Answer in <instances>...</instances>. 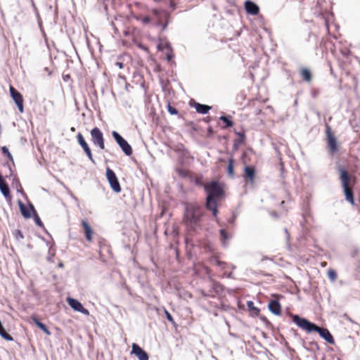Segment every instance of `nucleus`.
I'll return each instance as SVG.
<instances>
[{"label": "nucleus", "instance_id": "obj_38", "mask_svg": "<svg viewBox=\"0 0 360 360\" xmlns=\"http://www.w3.org/2000/svg\"><path fill=\"white\" fill-rule=\"evenodd\" d=\"M15 237L17 238V239H20V238H24V236L22 233L21 231L20 230H15L13 233Z\"/></svg>", "mask_w": 360, "mask_h": 360}, {"label": "nucleus", "instance_id": "obj_28", "mask_svg": "<svg viewBox=\"0 0 360 360\" xmlns=\"http://www.w3.org/2000/svg\"><path fill=\"white\" fill-rule=\"evenodd\" d=\"M156 4H165L172 8H175L176 3L175 0H152Z\"/></svg>", "mask_w": 360, "mask_h": 360}, {"label": "nucleus", "instance_id": "obj_19", "mask_svg": "<svg viewBox=\"0 0 360 360\" xmlns=\"http://www.w3.org/2000/svg\"><path fill=\"white\" fill-rule=\"evenodd\" d=\"M269 309L275 315L281 314V305L277 300H271L269 303Z\"/></svg>", "mask_w": 360, "mask_h": 360}, {"label": "nucleus", "instance_id": "obj_52", "mask_svg": "<svg viewBox=\"0 0 360 360\" xmlns=\"http://www.w3.org/2000/svg\"><path fill=\"white\" fill-rule=\"evenodd\" d=\"M71 130H72V131H75V128H74V127H72Z\"/></svg>", "mask_w": 360, "mask_h": 360}, {"label": "nucleus", "instance_id": "obj_51", "mask_svg": "<svg viewBox=\"0 0 360 360\" xmlns=\"http://www.w3.org/2000/svg\"><path fill=\"white\" fill-rule=\"evenodd\" d=\"M117 65H119V67H120V68H122V63H117Z\"/></svg>", "mask_w": 360, "mask_h": 360}, {"label": "nucleus", "instance_id": "obj_14", "mask_svg": "<svg viewBox=\"0 0 360 360\" xmlns=\"http://www.w3.org/2000/svg\"><path fill=\"white\" fill-rule=\"evenodd\" d=\"M67 302L68 303V304L75 311H79L81 313H82L83 314H85V315H89V311H88V309H86V308H84L83 307V305L77 300L75 299H73V298H68L67 299Z\"/></svg>", "mask_w": 360, "mask_h": 360}, {"label": "nucleus", "instance_id": "obj_33", "mask_svg": "<svg viewBox=\"0 0 360 360\" xmlns=\"http://www.w3.org/2000/svg\"><path fill=\"white\" fill-rule=\"evenodd\" d=\"M248 307L249 309L252 311L256 315H258L259 313V309L254 306V303L252 301L248 302Z\"/></svg>", "mask_w": 360, "mask_h": 360}, {"label": "nucleus", "instance_id": "obj_46", "mask_svg": "<svg viewBox=\"0 0 360 360\" xmlns=\"http://www.w3.org/2000/svg\"><path fill=\"white\" fill-rule=\"evenodd\" d=\"M262 110H261V109H257V110H255V115H258L261 114V113H262Z\"/></svg>", "mask_w": 360, "mask_h": 360}, {"label": "nucleus", "instance_id": "obj_9", "mask_svg": "<svg viewBox=\"0 0 360 360\" xmlns=\"http://www.w3.org/2000/svg\"><path fill=\"white\" fill-rule=\"evenodd\" d=\"M112 135L123 152L128 156L131 155L133 153V150L128 142L124 139H123L117 131H112Z\"/></svg>", "mask_w": 360, "mask_h": 360}, {"label": "nucleus", "instance_id": "obj_3", "mask_svg": "<svg viewBox=\"0 0 360 360\" xmlns=\"http://www.w3.org/2000/svg\"><path fill=\"white\" fill-rule=\"evenodd\" d=\"M204 188L207 193L205 207L212 212L214 217H217V200L224 196V190L217 181H211L205 184Z\"/></svg>", "mask_w": 360, "mask_h": 360}, {"label": "nucleus", "instance_id": "obj_18", "mask_svg": "<svg viewBox=\"0 0 360 360\" xmlns=\"http://www.w3.org/2000/svg\"><path fill=\"white\" fill-rule=\"evenodd\" d=\"M99 258L103 262H105L107 259L110 256L111 252L110 250L109 246L106 245L105 244H101V242L100 243V248H99Z\"/></svg>", "mask_w": 360, "mask_h": 360}, {"label": "nucleus", "instance_id": "obj_16", "mask_svg": "<svg viewBox=\"0 0 360 360\" xmlns=\"http://www.w3.org/2000/svg\"><path fill=\"white\" fill-rule=\"evenodd\" d=\"M132 349L131 354L136 355L139 360H148L149 357L146 352H145L139 345L136 343L132 344Z\"/></svg>", "mask_w": 360, "mask_h": 360}, {"label": "nucleus", "instance_id": "obj_24", "mask_svg": "<svg viewBox=\"0 0 360 360\" xmlns=\"http://www.w3.org/2000/svg\"><path fill=\"white\" fill-rule=\"evenodd\" d=\"M236 134L238 136V138L236 139L233 143V149L236 150L238 149L241 144L244 143L245 140V136L244 133L237 132Z\"/></svg>", "mask_w": 360, "mask_h": 360}, {"label": "nucleus", "instance_id": "obj_47", "mask_svg": "<svg viewBox=\"0 0 360 360\" xmlns=\"http://www.w3.org/2000/svg\"><path fill=\"white\" fill-rule=\"evenodd\" d=\"M321 266L325 267L327 265V262H321Z\"/></svg>", "mask_w": 360, "mask_h": 360}, {"label": "nucleus", "instance_id": "obj_21", "mask_svg": "<svg viewBox=\"0 0 360 360\" xmlns=\"http://www.w3.org/2000/svg\"><path fill=\"white\" fill-rule=\"evenodd\" d=\"M300 75L303 80L307 82H311L312 79V75L311 71L307 68H302L300 70Z\"/></svg>", "mask_w": 360, "mask_h": 360}, {"label": "nucleus", "instance_id": "obj_50", "mask_svg": "<svg viewBox=\"0 0 360 360\" xmlns=\"http://www.w3.org/2000/svg\"><path fill=\"white\" fill-rule=\"evenodd\" d=\"M280 205H281V207H284L285 201H284V200H282V201L281 202V204H280Z\"/></svg>", "mask_w": 360, "mask_h": 360}, {"label": "nucleus", "instance_id": "obj_42", "mask_svg": "<svg viewBox=\"0 0 360 360\" xmlns=\"http://www.w3.org/2000/svg\"><path fill=\"white\" fill-rule=\"evenodd\" d=\"M319 93H320V91H319V89H313L311 90V96H312L314 98L317 97V96H319Z\"/></svg>", "mask_w": 360, "mask_h": 360}, {"label": "nucleus", "instance_id": "obj_10", "mask_svg": "<svg viewBox=\"0 0 360 360\" xmlns=\"http://www.w3.org/2000/svg\"><path fill=\"white\" fill-rule=\"evenodd\" d=\"M106 177L113 191L120 193L122 190L120 184L115 173L110 168L106 169Z\"/></svg>", "mask_w": 360, "mask_h": 360}, {"label": "nucleus", "instance_id": "obj_49", "mask_svg": "<svg viewBox=\"0 0 360 360\" xmlns=\"http://www.w3.org/2000/svg\"><path fill=\"white\" fill-rule=\"evenodd\" d=\"M167 60H171V58H172V56L168 54V55L167 56Z\"/></svg>", "mask_w": 360, "mask_h": 360}, {"label": "nucleus", "instance_id": "obj_25", "mask_svg": "<svg viewBox=\"0 0 360 360\" xmlns=\"http://www.w3.org/2000/svg\"><path fill=\"white\" fill-rule=\"evenodd\" d=\"M211 288L213 292L216 294H221L224 291V286L214 280H212Z\"/></svg>", "mask_w": 360, "mask_h": 360}, {"label": "nucleus", "instance_id": "obj_29", "mask_svg": "<svg viewBox=\"0 0 360 360\" xmlns=\"http://www.w3.org/2000/svg\"><path fill=\"white\" fill-rule=\"evenodd\" d=\"M30 209L32 210V212H33L34 219L36 224L39 226H42L43 223H42L41 220L40 219L39 215L37 214L33 205H30Z\"/></svg>", "mask_w": 360, "mask_h": 360}, {"label": "nucleus", "instance_id": "obj_35", "mask_svg": "<svg viewBox=\"0 0 360 360\" xmlns=\"http://www.w3.org/2000/svg\"><path fill=\"white\" fill-rule=\"evenodd\" d=\"M176 172L181 177H186L188 175V171L183 168L176 169Z\"/></svg>", "mask_w": 360, "mask_h": 360}, {"label": "nucleus", "instance_id": "obj_8", "mask_svg": "<svg viewBox=\"0 0 360 360\" xmlns=\"http://www.w3.org/2000/svg\"><path fill=\"white\" fill-rule=\"evenodd\" d=\"M90 134L93 143L101 150H105V140L101 130L96 127L91 130Z\"/></svg>", "mask_w": 360, "mask_h": 360}, {"label": "nucleus", "instance_id": "obj_23", "mask_svg": "<svg viewBox=\"0 0 360 360\" xmlns=\"http://www.w3.org/2000/svg\"><path fill=\"white\" fill-rule=\"evenodd\" d=\"M31 319L33 321V322L41 330H43L46 335H50L51 332L48 329V328L41 322L39 321V319L36 317V316H32Z\"/></svg>", "mask_w": 360, "mask_h": 360}, {"label": "nucleus", "instance_id": "obj_7", "mask_svg": "<svg viewBox=\"0 0 360 360\" xmlns=\"http://www.w3.org/2000/svg\"><path fill=\"white\" fill-rule=\"evenodd\" d=\"M326 143L328 149L331 154L338 152L339 147L335 136L332 132L331 128L328 124L326 127Z\"/></svg>", "mask_w": 360, "mask_h": 360}, {"label": "nucleus", "instance_id": "obj_45", "mask_svg": "<svg viewBox=\"0 0 360 360\" xmlns=\"http://www.w3.org/2000/svg\"><path fill=\"white\" fill-rule=\"evenodd\" d=\"M270 214H271V216H273L274 217H276V218L278 217V215L277 214V213H276L275 211H272V212H270Z\"/></svg>", "mask_w": 360, "mask_h": 360}, {"label": "nucleus", "instance_id": "obj_6", "mask_svg": "<svg viewBox=\"0 0 360 360\" xmlns=\"http://www.w3.org/2000/svg\"><path fill=\"white\" fill-rule=\"evenodd\" d=\"M150 15L153 18L152 25L154 26H161L162 30H166L169 19V13L164 10L153 8L150 11Z\"/></svg>", "mask_w": 360, "mask_h": 360}, {"label": "nucleus", "instance_id": "obj_22", "mask_svg": "<svg viewBox=\"0 0 360 360\" xmlns=\"http://www.w3.org/2000/svg\"><path fill=\"white\" fill-rule=\"evenodd\" d=\"M193 107L195 108L196 111L200 114H206L211 109V107L209 105L200 104L196 102L194 103Z\"/></svg>", "mask_w": 360, "mask_h": 360}, {"label": "nucleus", "instance_id": "obj_36", "mask_svg": "<svg viewBox=\"0 0 360 360\" xmlns=\"http://www.w3.org/2000/svg\"><path fill=\"white\" fill-rule=\"evenodd\" d=\"M220 237L224 243H225L226 240L228 239V235L226 231L224 229L220 230Z\"/></svg>", "mask_w": 360, "mask_h": 360}, {"label": "nucleus", "instance_id": "obj_34", "mask_svg": "<svg viewBox=\"0 0 360 360\" xmlns=\"http://www.w3.org/2000/svg\"><path fill=\"white\" fill-rule=\"evenodd\" d=\"M1 152L4 155H6V157L11 161L13 160V156L8 150V148L6 146H3L1 148Z\"/></svg>", "mask_w": 360, "mask_h": 360}, {"label": "nucleus", "instance_id": "obj_39", "mask_svg": "<svg viewBox=\"0 0 360 360\" xmlns=\"http://www.w3.org/2000/svg\"><path fill=\"white\" fill-rule=\"evenodd\" d=\"M165 314H166V317H167V320L172 324H174L175 321H174L172 316L171 315V314L169 312H168L167 311H165Z\"/></svg>", "mask_w": 360, "mask_h": 360}, {"label": "nucleus", "instance_id": "obj_1", "mask_svg": "<svg viewBox=\"0 0 360 360\" xmlns=\"http://www.w3.org/2000/svg\"><path fill=\"white\" fill-rule=\"evenodd\" d=\"M205 214L203 207L197 202L184 203L183 221L188 229L196 231L201 228Z\"/></svg>", "mask_w": 360, "mask_h": 360}, {"label": "nucleus", "instance_id": "obj_12", "mask_svg": "<svg viewBox=\"0 0 360 360\" xmlns=\"http://www.w3.org/2000/svg\"><path fill=\"white\" fill-rule=\"evenodd\" d=\"M77 140L79 146L82 148L84 153L89 158V159L92 162H94V160L91 153V150L89 146V144L86 141L83 135L79 132L77 134Z\"/></svg>", "mask_w": 360, "mask_h": 360}, {"label": "nucleus", "instance_id": "obj_20", "mask_svg": "<svg viewBox=\"0 0 360 360\" xmlns=\"http://www.w3.org/2000/svg\"><path fill=\"white\" fill-rule=\"evenodd\" d=\"M30 205L31 204L29 205V207H27L21 200H18V205L20 212L25 219H29L31 217L32 210L30 209Z\"/></svg>", "mask_w": 360, "mask_h": 360}, {"label": "nucleus", "instance_id": "obj_5", "mask_svg": "<svg viewBox=\"0 0 360 360\" xmlns=\"http://www.w3.org/2000/svg\"><path fill=\"white\" fill-rule=\"evenodd\" d=\"M352 56L351 51L348 49L340 51V56H338V60L340 68L345 72L347 76H352V82L348 85L349 88H357L358 82L355 75L352 73Z\"/></svg>", "mask_w": 360, "mask_h": 360}, {"label": "nucleus", "instance_id": "obj_15", "mask_svg": "<svg viewBox=\"0 0 360 360\" xmlns=\"http://www.w3.org/2000/svg\"><path fill=\"white\" fill-rule=\"evenodd\" d=\"M81 225L83 228V232L84 233L86 240L89 243H91L93 241L94 231L90 224L86 219H82L81 221Z\"/></svg>", "mask_w": 360, "mask_h": 360}, {"label": "nucleus", "instance_id": "obj_32", "mask_svg": "<svg viewBox=\"0 0 360 360\" xmlns=\"http://www.w3.org/2000/svg\"><path fill=\"white\" fill-rule=\"evenodd\" d=\"M328 276L332 282H334L337 279V273L334 269H329L328 270Z\"/></svg>", "mask_w": 360, "mask_h": 360}, {"label": "nucleus", "instance_id": "obj_44", "mask_svg": "<svg viewBox=\"0 0 360 360\" xmlns=\"http://www.w3.org/2000/svg\"><path fill=\"white\" fill-rule=\"evenodd\" d=\"M325 26H326V28L328 32H329V25H328V20L327 19H325Z\"/></svg>", "mask_w": 360, "mask_h": 360}, {"label": "nucleus", "instance_id": "obj_27", "mask_svg": "<svg viewBox=\"0 0 360 360\" xmlns=\"http://www.w3.org/2000/svg\"><path fill=\"white\" fill-rule=\"evenodd\" d=\"M228 167H227V173L231 177H233L235 175L234 173V159L233 156H231L228 161Z\"/></svg>", "mask_w": 360, "mask_h": 360}, {"label": "nucleus", "instance_id": "obj_41", "mask_svg": "<svg viewBox=\"0 0 360 360\" xmlns=\"http://www.w3.org/2000/svg\"><path fill=\"white\" fill-rule=\"evenodd\" d=\"M247 156H248V153L244 152L242 155V161H243V164H245V165H248L249 162L247 160Z\"/></svg>", "mask_w": 360, "mask_h": 360}, {"label": "nucleus", "instance_id": "obj_2", "mask_svg": "<svg viewBox=\"0 0 360 360\" xmlns=\"http://www.w3.org/2000/svg\"><path fill=\"white\" fill-rule=\"evenodd\" d=\"M338 171L345 200L352 205H354V195L353 189L357 184L358 179L354 172H349L345 166H338Z\"/></svg>", "mask_w": 360, "mask_h": 360}, {"label": "nucleus", "instance_id": "obj_40", "mask_svg": "<svg viewBox=\"0 0 360 360\" xmlns=\"http://www.w3.org/2000/svg\"><path fill=\"white\" fill-rule=\"evenodd\" d=\"M215 264L221 267L222 269H224L226 266V263L224 262H221L219 260H218L217 259H215Z\"/></svg>", "mask_w": 360, "mask_h": 360}, {"label": "nucleus", "instance_id": "obj_11", "mask_svg": "<svg viewBox=\"0 0 360 360\" xmlns=\"http://www.w3.org/2000/svg\"><path fill=\"white\" fill-rule=\"evenodd\" d=\"M10 94L14 102L15 103L19 111L24 112V99L22 95L15 89L13 86L9 87Z\"/></svg>", "mask_w": 360, "mask_h": 360}, {"label": "nucleus", "instance_id": "obj_26", "mask_svg": "<svg viewBox=\"0 0 360 360\" xmlns=\"http://www.w3.org/2000/svg\"><path fill=\"white\" fill-rule=\"evenodd\" d=\"M231 116L229 115V116H221L219 117V120L223 122V123L224 124V126H222V128H229V127H233V121L231 120Z\"/></svg>", "mask_w": 360, "mask_h": 360}, {"label": "nucleus", "instance_id": "obj_30", "mask_svg": "<svg viewBox=\"0 0 360 360\" xmlns=\"http://www.w3.org/2000/svg\"><path fill=\"white\" fill-rule=\"evenodd\" d=\"M136 19L141 21L143 25L152 24L153 18L150 15L139 16Z\"/></svg>", "mask_w": 360, "mask_h": 360}, {"label": "nucleus", "instance_id": "obj_4", "mask_svg": "<svg viewBox=\"0 0 360 360\" xmlns=\"http://www.w3.org/2000/svg\"><path fill=\"white\" fill-rule=\"evenodd\" d=\"M290 316L292 317L293 322L302 329L309 333L312 331L317 332L320 336L328 343H334V338L327 328H321L296 314H291Z\"/></svg>", "mask_w": 360, "mask_h": 360}, {"label": "nucleus", "instance_id": "obj_31", "mask_svg": "<svg viewBox=\"0 0 360 360\" xmlns=\"http://www.w3.org/2000/svg\"><path fill=\"white\" fill-rule=\"evenodd\" d=\"M351 124L356 132L360 133V118L354 119Z\"/></svg>", "mask_w": 360, "mask_h": 360}, {"label": "nucleus", "instance_id": "obj_48", "mask_svg": "<svg viewBox=\"0 0 360 360\" xmlns=\"http://www.w3.org/2000/svg\"><path fill=\"white\" fill-rule=\"evenodd\" d=\"M205 296H210V297H214V295L212 293V292H210V293L207 294V295H205Z\"/></svg>", "mask_w": 360, "mask_h": 360}, {"label": "nucleus", "instance_id": "obj_17", "mask_svg": "<svg viewBox=\"0 0 360 360\" xmlns=\"http://www.w3.org/2000/svg\"><path fill=\"white\" fill-rule=\"evenodd\" d=\"M245 9L248 14L253 15H257L259 12V6L250 0L245 2Z\"/></svg>", "mask_w": 360, "mask_h": 360}, {"label": "nucleus", "instance_id": "obj_13", "mask_svg": "<svg viewBox=\"0 0 360 360\" xmlns=\"http://www.w3.org/2000/svg\"><path fill=\"white\" fill-rule=\"evenodd\" d=\"M256 176L255 169L252 166H245L243 177L245 183L253 184Z\"/></svg>", "mask_w": 360, "mask_h": 360}, {"label": "nucleus", "instance_id": "obj_43", "mask_svg": "<svg viewBox=\"0 0 360 360\" xmlns=\"http://www.w3.org/2000/svg\"><path fill=\"white\" fill-rule=\"evenodd\" d=\"M280 169H281V174L283 176L284 172H285V168H284V163H283V162L281 160L280 161Z\"/></svg>", "mask_w": 360, "mask_h": 360}, {"label": "nucleus", "instance_id": "obj_37", "mask_svg": "<svg viewBox=\"0 0 360 360\" xmlns=\"http://www.w3.org/2000/svg\"><path fill=\"white\" fill-rule=\"evenodd\" d=\"M167 110L171 115H177L178 110L173 106L168 103L167 105Z\"/></svg>", "mask_w": 360, "mask_h": 360}]
</instances>
